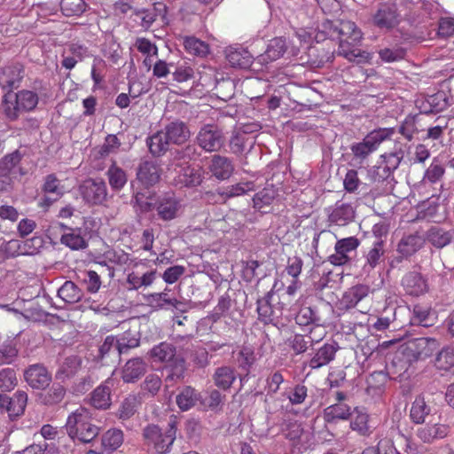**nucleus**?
<instances>
[{
  "label": "nucleus",
  "mask_w": 454,
  "mask_h": 454,
  "mask_svg": "<svg viewBox=\"0 0 454 454\" xmlns=\"http://www.w3.org/2000/svg\"><path fill=\"white\" fill-rule=\"evenodd\" d=\"M360 241L356 237H348L338 240L335 244V254L328 257V261L335 266H342L350 262L349 254L355 252Z\"/></svg>",
  "instance_id": "obj_12"
},
{
  "label": "nucleus",
  "mask_w": 454,
  "mask_h": 454,
  "mask_svg": "<svg viewBox=\"0 0 454 454\" xmlns=\"http://www.w3.org/2000/svg\"><path fill=\"white\" fill-rule=\"evenodd\" d=\"M66 395V388L59 383H54L45 393L40 395L41 403L52 406L62 402Z\"/></svg>",
  "instance_id": "obj_46"
},
{
  "label": "nucleus",
  "mask_w": 454,
  "mask_h": 454,
  "mask_svg": "<svg viewBox=\"0 0 454 454\" xmlns=\"http://www.w3.org/2000/svg\"><path fill=\"white\" fill-rule=\"evenodd\" d=\"M119 347V355L126 354L129 349L137 348L140 344V338L137 333L131 331L124 332L119 338H116Z\"/></svg>",
  "instance_id": "obj_50"
},
{
  "label": "nucleus",
  "mask_w": 454,
  "mask_h": 454,
  "mask_svg": "<svg viewBox=\"0 0 454 454\" xmlns=\"http://www.w3.org/2000/svg\"><path fill=\"white\" fill-rule=\"evenodd\" d=\"M154 207L158 217L162 221L168 222L180 215L182 204L174 192H167L157 198Z\"/></svg>",
  "instance_id": "obj_10"
},
{
  "label": "nucleus",
  "mask_w": 454,
  "mask_h": 454,
  "mask_svg": "<svg viewBox=\"0 0 454 454\" xmlns=\"http://www.w3.org/2000/svg\"><path fill=\"white\" fill-rule=\"evenodd\" d=\"M425 244V238L418 233L410 234L401 239L397 245V252L404 257H410L418 252Z\"/></svg>",
  "instance_id": "obj_30"
},
{
  "label": "nucleus",
  "mask_w": 454,
  "mask_h": 454,
  "mask_svg": "<svg viewBox=\"0 0 454 454\" xmlns=\"http://www.w3.org/2000/svg\"><path fill=\"white\" fill-rule=\"evenodd\" d=\"M374 23L380 28H392L399 23V15L394 5H382L374 15Z\"/></svg>",
  "instance_id": "obj_27"
},
{
  "label": "nucleus",
  "mask_w": 454,
  "mask_h": 454,
  "mask_svg": "<svg viewBox=\"0 0 454 454\" xmlns=\"http://www.w3.org/2000/svg\"><path fill=\"white\" fill-rule=\"evenodd\" d=\"M333 314V308L329 302L303 304L295 317V322L301 326H327L331 323Z\"/></svg>",
  "instance_id": "obj_5"
},
{
  "label": "nucleus",
  "mask_w": 454,
  "mask_h": 454,
  "mask_svg": "<svg viewBox=\"0 0 454 454\" xmlns=\"http://www.w3.org/2000/svg\"><path fill=\"white\" fill-rule=\"evenodd\" d=\"M427 102L431 106V111L434 113L442 112L450 106L449 99L443 91L430 96Z\"/></svg>",
  "instance_id": "obj_59"
},
{
  "label": "nucleus",
  "mask_w": 454,
  "mask_h": 454,
  "mask_svg": "<svg viewBox=\"0 0 454 454\" xmlns=\"http://www.w3.org/2000/svg\"><path fill=\"white\" fill-rule=\"evenodd\" d=\"M146 143L150 153L158 157L163 155L171 144L162 129L149 137Z\"/></svg>",
  "instance_id": "obj_38"
},
{
  "label": "nucleus",
  "mask_w": 454,
  "mask_h": 454,
  "mask_svg": "<svg viewBox=\"0 0 454 454\" xmlns=\"http://www.w3.org/2000/svg\"><path fill=\"white\" fill-rule=\"evenodd\" d=\"M248 131L244 129L234 130L230 139V148L233 153H241L248 140Z\"/></svg>",
  "instance_id": "obj_55"
},
{
  "label": "nucleus",
  "mask_w": 454,
  "mask_h": 454,
  "mask_svg": "<svg viewBox=\"0 0 454 454\" xmlns=\"http://www.w3.org/2000/svg\"><path fill=\"white\" fill-rule=\"evenodd\" d=\"M355 417L350 421V428L361 436H368L372 434L369 426V414L364 410L355 409Z\"/></svg>",
  "instance_id": "obj_42"
},
{
  "label": "nucleus",
  "mask_w": 454,
  "mask_h": 454,
  "mask_svg": "<svg viewBox=\"0 0 454 454\" xmlns=\"http://www.w3.org/2000/svg\"><path fill=\"white\" fill-rule=\"evenodd\" d=\"M168 364H169L166 368L168 372L166 377V381H177L183 380L186 371L185 360L182 356H177L168 362Z\"/></svg>",
  "instance_id": "obj_48"
},
{
  "label": "nucleus",
  "mask_w": 454,
  "mask_h": 454,
  "mask_svg": "<svg viewBox=\"0 0 454 454\" xmlns=\"http://www.w3.org/2000/svg\"><path fill=\"white\" fill-rule=\"evenodd\" d=\"M148 364L142 357L129 359L121 369V379L125 383L138 381L147 372Z\"/></svg>",
  "instance_id": "obj_18"
},
{
  "label": "nucleus",
  "mask_w": 454,
  "mask_h": 454,
  "mask_svg": "<svg viewBox=\"0 0 454 454\" xmlns=\"http://www.w3.org/2000/svg\"><path fill=\"white\" fill-rule=\"evenodd\" d=\"M450 433V427L445 424L426 425L417 430V436L425 443H431L435 440L446 437Z\"/></svg>",
  "instance_id": "obj_26"
},
{
  "label": "nucleus",
  "mask_w": 454,
  "mask_h": 454,
  "mask_svg": "<svg viewBox=\"0 0 454 454\" xmlns=\"http://www.w3.org/2000/svg\"><path fill=\"white\" fill-rule=\"evenodd\" d=\"M27 384L35 389H44L51 382V374L40 364L30 365L24 372Z\"/></svg>",
  "instance_id": "obj_14"
},
{
  "label": "nucleus",
  "mask_w": 454,
  "mask_h": 454,
  "mask_svg": "<svg viewBox=\"0 0 454 454\" xmlns=\"http://www.w3.org/2000/svg\"><path fill=\"white\" fill-rule=\"evenodd\" d=\"M137 179L145 186H153L160 178V168L153 161L142 162L137 172Z\"/></svg>",
  "instance_id": "obj_28"
},
{
  "label": "nucleus",
  "mask_w": 454,
  "mask_h": 454,
  "mask_svg": "<svg viewBox=\"0 0 454 454\" xmlns=\"http://www.w3.org/2000/svg\"><path fill=\"white\" fill-rule=\"evenodd\" d=\"M113 380L108 379L90 394V404L98 410H106L111 405V387Z\"/></svg>",
  "instance_id": "obj_24"
},
{
  "label": "nucleus",
  "mask_w": 454,
  "mask_h": 454,
  "mask_svg": "<svg viewBox=\"0 0 454 454\" xmlns=\"http://www.w3.org/2000/svg\"><path fill=\"white\" fill-rule=\"evenodd\" d=\"M120 146L121 142L119 138L115 135H108L101 145L98 153L100 157H106L110 153H115Z\"/></svg>",
  "instance_id": "obj_62"
},
{
  "label": "nucleus",
  "mask_w": 454,
  "mask_h": 454,
  "mask_svg": "<svg viewBox=\"0 0 454 454\" xmlns=\"http://www.w3.org/2000/svg\"><path fill=\"white\" fill-rule=\"evenodd\" d=\"M82 282L86 285L87 291L91 294L97 293L101 286L100 277L94 270L86 271Z\"/></svg>",
  "instance_id": "obj_64"
},
{
  "label": "nucleus",
  "mask_w": 454,
  "mask_h": 454,
  "mask_svg": "<svg viewBox=\"0 0 454 454\" xmlns=\"http://www.w3.org/2000/svg\"><path fill=\"white\" fill-rule=\"evenodd\" d=\"M354 217L355 210L352 205L340 201L336 202L334 207L328 215L329 221L339 226L347 225L353 221Z\"/></svg>",
  "instance_id": "obj_25"
},
{
  "label": "nucleus",
  "mask_w": 454,
  "mask_h": 454,
  "mask_svg": "<svg viewBox=\"0 0 454 454\" xmlns=\"http://www.w3.org/2000/svg\"><path fill=\"white\" fill-rule=\"evenodd\" d=\"M370 291V287L366 285H356L345 291L341 298L338 301V309L340 310L348 311L354 309L357 303L365 298Z\"/></svg>",
  "instance_id": "obj_17"
},
{
  "label": "nucleus",
  "mask_w": 454,
  "mask_h": 454,
  "mask_svg": "<svg viewBox=\"0 0 454 454\" xmlns=\"http://www.w3.org/2000/svg\"><path fill=\"white\" fill-rule=\"evenodd\" d=\"M150 356L154 361L168 363L176 357V347L168 342H160L150 350Z\"/></svg>",
  "instance_id": "obj_41"
},
{
  "label": "nucleus",
  "mask_w": 454,
  "mask_h": 454,
  "mask_svg": "<svg viewBox=\"0 0 454 454\" xmlns=\"http://www.w3.org/2000/svg\"><path fill=\"white\" fill-rule=\"evenodd\" d=\"M172 164L182 167L183 164H188L191 160H194L199 157L195 145H187L184 147L175 149L172 153Z\"/></svg>",
  "instance_id": "obj_39"
},
{
  "label": "nucleus",
  "mask_w": 454,
  "mask_h": 454,
  "mask_svg": "<svg viewBox=\"0 0 454 454\" xmlns=\"http://www.w3.org/2000/svg\"><path fill=\"white\" fill-rule=\"evenodd\" d=\"M276 192L272 188H264L254 194L253 198L254 205L257 208L271 204L275 199Z\"/></svg>",
  "instance_id": "obj_60"
},
{
  "label": "nucleus",
  "mask_w": 454,
  "mask_h": 454,
  "mask_svg": "<svg viewBox=\"0 0 454 454\" xmlns=\"http://www.w3.org/2000/svg\"><path fill=\"white\" fill-rule=\"evenodd\" d=\"M123 442V433L120 429L107 430L101 438L102 446L109 450H117Z\"/></svg>",
  "instance_id": "obj_49"
},
{
  "label": "nucleus",
  "mask_w": 454,
  "mask_h": 454,
  "mask_svg": "<svg viewBox=\"0 0 454 454\" xmlns=\"http://www.w3.org/2000/svg\"><path fill=\"white\" fill-rule=\"evenodd\" d=\"M426 239L434 247L442 248L450 243L452 234L450 231H445L439 226H432L427 231L425 239Z\"/></svg>",
  "instance_id": "obj_40"
},
{
  "label": "nucleus",
  "mask_w": 454,
  "mask_h": 454,
  "mask_svg": "<svg viewBox=\"0 0 454 454\" xmlns=\"http://www.w3.org/2000/svg\"><path fill=\"white\" fill-rule=\"evenodd\" d=\"M60 241L63 245H66L73 250L82 249L87 246L84 239L80 234L74 232L63 234Z\"/></svg>",
  "instance_id": "obj_61"
},
{
  "label": "nucleus",
  "mask_w": 454,
  "mask_h": 454,
  "mask_svg": "<svg viewBox=\"0 0 454 454\" xmlns=\"http://www.w3.org/2000/svg\"><path fill=\"white\" fill-rule=\"evenodd\" d=\"M27 403V394L25 391H17L13 397L6 394L0 395V414L7 413L13 420L23 415Z\"/></svg>",
  "instance_id": "obj_11"
},
{
  "label": "nucleus",
  "mask_w": 454,
  "mask_h": 454,
  "mask_svg": "<svg viewBox=\"0 0 454 454\" xmlns=\"http://www.w3.org/2000/svg\"><path fill=\"white\" fill-rule=\"evenodd\" d=\"M287 49L286 42L282 37L272 39L264 53L255 58V64L261 66L267 65L270 62L275 61L284 55Z\"/></svg>",
  "instance_id": "obj_20"
},
{
  "label": "nucleus",
  "mask_w": 454,
  "mask_h": 454,
  "mask_svg": "<svg viewBox=\"0 0 454 454\" xmlns=\"http://www.w3.org/2000/svg\"><path fill=\"white\" fill-rule=\"evenodd\" d=\"M195 144L206 153H216L224 145L225 137L217 125L204 124L196 135Z\"/></svg>",
  "instance_id": "obj_7"
},
{
  "label": "nucleus",
  "mask_w": 454,
  "mask_h": 454,
  "mask_svg": "<svg viewBox=\"0 0 454 454\" xmlns=\"http://www.w3.org/2000/svg\"><path fill=\"white\" fill-rule=\"evenodd\" d=\"M431 413V407L427 403L424 395L415 397L410 410V418L415 424H423L426 418Z\"/></svg>",
  "instance_id": "obj_35"
},
{
  "label": "nucleus",
  "mask_w": 454,
  "mask_h": 454,
  "mask_svg": "<svg viewBox=\"0 0 454 454\" xmlns=\"http://www.w3.org/2000/svg\"><path fill=\"white\" fill-rule=\"evenodd\" d=\"M147 301L156 309H166L171 311L185 312L186 304L176 298H170L166 292L153 293L147 296Z\"/></svg>",
  "instance_id": "obj_15"
},
{
  "label": "nucleus",
  "mask_w": 454,
  "mask_h": 454,
  "mask_svg": "<svg viewBox=\"0 0 454 454\" xmlns=\"http://www.w3.org/2000/svg\"><path fill=\"white\" fill-rule=\"evenodd\" d=\"M445 172V168L441 161L434 158L427 168L424 175V181H427L429 183H436L441 180Z\"/></svg>",
  "instance_id": "obj_56"
},
{
  "label": "nucleus",
  "mask_w": 454,
  "mask_h": 454,
  "mask_svg": "<svg viewBox=\"0 0 454 454\" xmlns=\"http://www.w3.org/2000/svg\"><path fill=\"white\" fill-rule=\"evenodd\" d=\"M66 430L74 442L81 443L93 442L100 433V427L93 424L90 411L84 407H79L68 416Z\"/></svg>",
  "instance_id": "obj_2"
},
{
  "label": "nucleus",
  "mask_w": 454,
  "mask_h": 454,
  "mask_svg": "<svg viewBox=\"0 0 454 454\" xmlns=\"http://www.w3.org/2000/svg\"><path fill=\"white\" fill-rule=\"evenodd\" d=\"M351 407L344 403H337L326 407L323 411V419L326 423H336L338 420L349 419Z\"/></svg>",
  "instance_id": "obj_32"
},
{
  "label": "nucleus",
  "mask_w": 454,
  "mask_h": 454,
  "mask_svg": "<svg viewBox=\"0 0 454 454\" xmlns=\"http://www.w3.org/2000/svg\"><path fill=\"white\" fill-rule=\"evenodd\" d=\"M23 158L20 150H15L0 159V177H10L16 170Z\"/></svg>",
  "instance_id": "obj_33"
},
{
  "label": "nucleus",
  "mask_w": 454,
  "mask_h": 454,
  "mask_svg": "<svg viewBox=\"0 0 454 454\" xmlns=\"http://www.w3.org/2000/svg\"><path fill=\"white\" fill-rule=\"evenodd\" d=\"M83 200L91 205H102L107 199V187L102 178H88L79 186Z\"/></svg>",
  "instance_id": "obj_8"
},
{
  "label": "nucleus",
  "mask_w": 454,
  "mask_h": 454,
  "mask_svg": "<svg viewBox=\"0 0 454 454\" xmlns=\"http://www.w3.org/2000/svg\"><path fill=\"white\" fill-rule=\"evenodd\" d=\"M200 393L191 386L184 387L176 395V404L181 411H188L200 400Z\"/></svg>",
  "instance_id": "obj_36"
},
{
  "label": "nucleus",
  "mask_w": 454,
  "mask_h": 454,
  "mask_svg": "<svg viewBox=\"0 0 454 454\" xmlns=\"http://www.w3.org/2000/svg\"><path fill=\"white\" fill-rule=\"evenodd\" d=\"M24 77V68L20 64L6 66L0 69V86L6 93H12V90L20 85Z\"/></svg>",
  "instance_id": "obj_13"
},
{
  "label": "nucleus",
  "mask_w": 454,
  "mask_h": 454,
  "mask_svg": "<svg viewBox=\"0 0 454 454\" xmlns=\"http://www.w3.org/2000/svg\"><path fill=\"white\" fill-rule=\"evenodd\" d=\"M225 57L230 65L233 67L246 69L250 67L255 59L246 49L241 47H228L225 50Z\"/></svg>",
  "instance_id": "obj_21"
},
{
  "label": "nucleus",
  "mask_w": 454,
  "mask_h": 454,
  "mask_svg": "<svg viewBox=\"0 0 454 454\" xmlns=\"http://www.w3.org/2000/svg\"><path fill=\"white\" fill-rule=\"evenodd\" d=\"M82 366V358L78 356H69L65 358L56 372V379L64 381L74 377Z\"/></svg>",
  "instance_id": "obj_34"
},
{
  "label": "nucleus",
  "mask_w": 454,
  "mask_h": 454,
  "mask_svg": "<svg viewBox=\"0 0 454 454\" xmlns=\"http://www.w3.org/2000/svg\"><path fill=\"white\" fill-rule=\"evenodd\" d=\"M439 343L436 339L421 337L408 341L405 348V354L411 359L424 360L438 350Z\"/></svg>",
  "instance_id": "obj_9"
},
{
  "label": "nucleus",
  "mask_w": 454,
  "mask_h": 454,
  "mask_svg": "<svg viewBox=\"0 0 454 454\" xmlns=\"http://www.w3.org/2000/svg\"><path fill=\"white\" fill-rule=\"evenodd\" d=\"M176 427L174 420L168 423L165 432L156 425H148L143 431L145 444L155 454L168 452L176 439Z\"/></svg>",
  "instance_id": "obj_4"
},
{
  "label": "nucleus",
  "mask_w": 454,
  "mask_h": 454,
  "mask_svg": "<svg viewBox=\"0 0 454 454\" xmlns=\"http://www.w3.org/2000/svg\"><path fill=\"white\" fill-rule=\"evenodd\" d=\"M237 379V372L235 368L230 365H222L216 367L212 374V381L214 385L223 390H229Z\"/></svg>",
  "instance_id": "obj_22"
},
{
  "label": "nucleus",
  "mask_w": 454,
  "mask_h": 454,
  "mask_svg": "<svg viewBox=\"0 0 454 454\" xmlns=\"http://www.w3.org/2000/svg\"><path fill=\"white\" fill-rule=\"evenodd\" d=\"M175 182L182 187H196L201 184L202 175L200 169L187 165L180 168Z\"/></svg>",
  "instance_id": "obj_31"
},
{
  "label": "nucleus",
  "mask_w": 454,
  "mask_h": 454,
  "mask_svg": "<svg viewBox=\"0 0 454 454\" xmlns=\"http://www.w3.org/2000/svg\"><path fill=\"white\" fill-rule=\"evenodd\" d=\"M99 356L103 359L110 355H115L118 358L121 357L119 355V347L117 344L116 337L107 336L103 344L99 347Z\"/></svg>",
  "instance_id": "obj_57"
},
{
  "label": "nucleus",
  "mask_w": 454,
  "mask_h": 454,
  "mask_svg": "<svg viewBox=\"0 0 454 454\" xmlns=\"http://www.w3.org/2000/svg\"><path fill=\"white\" fill-rule=\"evenodd\" d=\"M384 246V241H373L372 247L365 255L366 263L364 267V269H374L383 261L385 255Z\"/></svg>",
  "instance_id": "obj_47"
},
{
  "label": "nucleus",
  "mask_w": 454,
  "mask_h": 454,
  "mask_svg": "<svg viewBox=\"0 0 454 454\" xmlns=\"http://www.w3.org/2000/svg\"><path fill=\"white\" fill-rule=\"evenodd\" d=\"M39 102L40 96L37 92L23 89L14 94L5 93L2 106L5 117L13 121L19 119L20 114L35 110Z\"/></svg>",
  "instance_id": "obj_3"
},
{
  "label": "nucleus",
  "mask_w": 454,
  "mask_h": 454,
  "mask_svg": "<svg viewBox=\"0 0 454 454\" xmlns=\"http://www.w3.org/2000/svg\"><path fill=\"white\" fill-rule=\"evenodd\" d=\"M338 26L335 27L339 32L338 54L356 63L367 61L369 53L357 48L362 39V33L356 25L350 20H340Z\"/></svg>",
  "instance_id": "obj_1"
},
{
  "label": "nucleus",
  "mask_w": 454,
  "mask_h": 454,
  "mask_svg": "<svg viewBox=\"0 0 454 454\" xmlns=\"http://www.w3.org/2000/svg\"><path fill=\"white\" fill-rule=\"evenodd\" d=\"M394 132V129H374L368 133L363 141L353 144L350 150L356 158L364 160L376 151L383 141L389 139Z\"/></svg>",
  "instance_id": "obj_6"
},
{
  "label": "nucleus",
  "mask_w": 454,
  "mask_h": 454,
  "mask_svg": "<svg viewBox=\"0 0 454 454\" xmlns=\"http://www.w3.org/2000/svg\"><path fill=\"white\" fill-rule=\"evenodd\" d=\"M167 139L174 145H183L191 137V130L186 122L175 119L167 123L162 129Z\"/></svg>",
  "instance_id": "obj_16"
},
{
  "label": "nucleus",
  "mask_w": 454,
  "mask_h": 454,
  "mask_svg": "<svg viewBox=\"0 0 454 454\" xmlns=\"http://www.w3.org/2000/svg\"><path fill=\"white\" fill-rule=\"evenodd\" d=\"M338 349L339 345L336 342L325 343L322 347L317 349L316 353L310 359L309 363V367L312 369H318L328 364L334 359Z\"/></svg>",
  "instance_id": "obj_23"
},
{
  "label": "nucleus",
  "mask_w": 454,
  "mask_h": 454,
  "mask_svg": "<svg viewBox=\"0 0 454 454\" xmlns=\"http://www.w3.org/2000/svg\"><path fill=\"white\" fill-rule=\"evenodd\" d=\"M17 385L16 372L13 369L6 368L0 372V388L11 391Z\"/></svg>",
  "instance_id": "obj_58"
},
{
  "label": "nucleus",
  "mask_w": 454,
  "mask_h": 454,
  "mask_svg": "<svg viewBox=\"0 0 454 454\" xmlns=\"http://www.w3.org/2000/svg\"><path fill=\"white\" fill-rule=\"evenodd\" d=\"M378 53L382 61L390 63L403 59L406 55V50L401 46L394 45L384 47Z\"/></svg>",
  "instance_id": "obj_52"
},
{
  "label": "nucleus",
  "mask_w": 454,
  "mask_h": 454,
  "mask_svg": "<svg viewBox=\"0 0 454 454\" xmlns=\"http://www.w3.org/2000/svg\"><path fill=\"white\" fill-rule=\"evenodd\" d=\"M254 184L252 182L239 183L231 186H228L223 192L228 198L240 196L247 193L249 191L254 190Z\"/></svg>",
  "instance_id": "obj_63"
},
{
  "label": "nucleus",
  "mask_w": 454,
  "mask_h": 454,
  "mask_svg": "<svg viewBox=\"0 0 454 454\" xmlns=\"http://www.w3.org/2000/svg\"><path fill=\"white\" fill-rule=\"evenodd\" d=\"M60 7L67 17L80 16L85 12L86 4L83 0H61Z\"/></svg>",
  "instance_id": "obj_53"
},
{
  "label": "nucleus",
  "mask_w": 454,
  "mask_h": 454,
  "mask_svg": "<svg viewBox=\"0 0 454 454\" xmlns=\"http://www.w3.org/2000/svg\"><path fill=\"white\" fill-rule=\"evenodd\" d=\"M109 184L113 191H121L128 182L126 172L116 165L115 162L109 167L106 173Z\"/></svg>",
  "instance_id": "obj_43"
},
{
  "label": "nucleus",
  "mask_w": 454,
  "mask_h": 454,
  "mask_svg": "<svg viewBox=\"0 0 454 454\" xmlns=\"http://www.w3.org/2000/svg\"><path fill=\"white\" fill-rule=\"evenodd\" d=\"M402 286L406 294L411 296L424 294L428 289L427 280L418 271L407 272L402 279Z\"/></svg>",
  "instance_id": "obj_19"
},
{
  "label": "nucleus",
  "mask_w": 454,
  "mask_h": 454,
  "mask_svg": "<svg viewBox=\"0 0 454 454\" xmlns=\"http://www.w3.org/2000/svg\"><path fill=\"white\" fill-rule=\"evenodd\" d=\"M273 292H268L264 297L257 300V313L260 321L270 324L274 319V310L270 303Z\"/></svg>",
  "instance_id": "obj_44"
},
{
  "label": "nucleus",
  "mask_w": 454,
  "mask_h": 454,
  "mask_svg": "<svg viewBox=\"0 0 454 454\" xmlns=\"http://www.w3.org/2000/svg\"><path fill=\"white\" fill-rule=\"evenodd\" d=\"M209 169L213 176L219 180L228 179L233 173L234 167L231 160L219 154H215L212 157Z\"/></svg>",
  "instance_id": "obj_29"
},
{
  "label": "nucleus",
  "mask_w": 454,
  "mask_h": 454,
  "mask_svg": "<svg viewBox=\"0 0 454 454\" xmlns=\"http://www.w3.org/2000/svg\"><path fill=\"white\" fill-rule=\"evenodd\" d=\"M184 45L190 54L198 57H206L209 52L208 44L196 37H186Z\"/></svg>",
  "instance_id": "obj_51"
},
{
  "label": "nucleus",
  "mask_w": 454,
  "mask_h": 454,
  "mask_svg": "<svg viewBox=\"0 0 454 454\" xmlns=\"http://www.w3.org/2000/svg\"><path fill=\"white\" fill-rule=\"evenodd\" d=\"M220 390L219 388L208 389L207 392V395L201 403L211 411L222 409L225 401V395Z\"/></svg>",
  "instance_id": "obj_54"
},
{
  "label": "nucleus",
  "mask_w": 454,
  "mask_h": 454,
  "mask_svg": "<svg viewBox=\"0 0 454 454\" xmlns=\"http://www.w3.org/2000/svg\"><path fill=\"white\" fill-rule=\"evenodd\" d=\"M318 342L317 340H314L310 334L303 335L296 333L294 336L290 337L286 343L293 349L295 355H300L305 353L309 347L314 345V343Z\"/></svg>",
  "instance_id": "obj_45"
},
{
  "label": "nucleus",
  "mask_w": 454,
  "mask_h": 454,
  "mask_svg": "<svg viewBox=\"0 0 454 454\" xmlns=\"http://www.w3.org/2000/svg\"><path fill=\"white\" fill-rule=\"evenodd\" d=\"M58 296L67 303H76L83 296V291L73 281L67 280L58 290Z\"/></svg>",
  "instance_id": "obj_37"
}]
</instances>
